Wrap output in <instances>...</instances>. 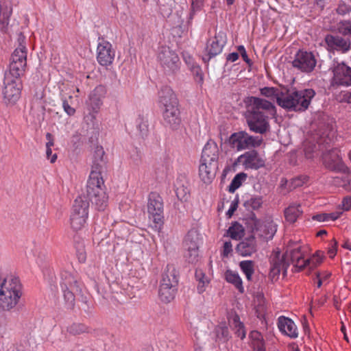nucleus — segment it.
I'll return each mask as SVG.
<instances>
[{"label": "nucleus", "mask_w": 351, "mask_h": 351, "mask_svg": "<svg viewBox=\"0 0 351 351\" xmlns=\"http://www.w3.org/2000/svg\"><path fill=\"white\" fill-rule=\"evenodd\" d=\"M104 155L105 152L101 146H97L95 148L91 171L86 185L87 195L99 210H104L106 208L108 199L101 176L105 164Z\"/></svg>", "instance_id": "1"}, {"label": "nucleus", "mask_w": 351, "mask_h": 351, "mask_svg": "<svg viewBox=\"0 0 351 351\" xmlns=\"http://www.w3.org/2000/svg\"><path fill=\"white\" fill-rule=\"evenodd\" d=\"M251 109L247 117L251 131L264 134L269 129V120L275 117L276 109L273 103L257 97H252Z\"/></svg>", "instance_id": "2"}, {"label": "nucleus", "mask_w": 351, "mask_h": 351, "mask_svg": "<svg viewBox=\"0 0 351 351\" xmlns=\"http://www.w3.org/2000/svg\"><path fill=\"white\" fill-rule=\"evenodd\" d=\"M291 264L293 265L295 271H300L307 264V259L298 246L294 248L288 247L282 254L279 251H274L271 256L270 274L275 276L281 271L285 274Z\"/></svg>", "instance_id": "3"}, {"label": "nucleus", "mask_w": 351, "mask_h": 351, "mask_svg": "<svg viewBox=\"0 0 351 351\" xmlns=\"http://www.w3.org/2000/svg\"><path fill=\"white\" fill-rule=\"evenodd\" d=\"M311 136L313 141L323 148L332 145L336 140V129L334 121L322 112L315 113L310 124Z\"/></svg>", "instance_id": "4"}, {"label": "nucleus", "mask_w": 351, "mask_h": 351, "mask_svg": "<svg viewBox=\"0 0 351 351\" xmlns=\"http://www.w3.org/2000/svg\"><path fill=\"white\" fill-rule=\"evenodd\" d=\"M159 102L162 108V118L165 125L177 129L181 123L178 100L173 90L168 86L161 89Z\"/></svg>", "instance_id": "5"}, {"label": "nucleus", "mask_w": 351, "mask_h": 351, "mask_svg": "<svg viewBox=\"0 0 351 351\" xmlns=\"http://www.w3.org/2000/svg\"><path fill=\"white\" fill-rule=\"evenodd\" d=\"M22 295V285L18 278L8 276L0 285V310L10 311Z\"/></svg>", "instance_id": "6"}, {"label": "nucleus", "mask_w": 351, "mask_h": 351, "mask_svg": "<svg viewBox=\"0 0 351 351\" xmlns=\"http://www.w3.org/2000/svg\"><path fill=\"white\" fill-rule=\"evenodd\" d=\"M307 90L303 91H293L288 90H281L278 98V104L285 109L293 110H305L307 109V99L306 98Z\"/></svg>", "instance_id": "7"}, {"label": "nucleus", "mask_w": 351, "mask_h": 351, "mask_svg": "<svg viewBox=\"0 0 351 351\" xmlns=\"http://www.w3.org/2000/svg\"><path fill=\"white\" fill-rule=\"evenodd\" d=\"M89 203L82 197H77L73 206L70 217V226L74 232H78L85 228L88 215Z\"/></svg>", "instance_id": "8"}, {"label": "nucleus", "mask_w": 351, "mask_h": 351, "mask_svg": "<svg viewBox=\"0 0 351 351\" xmlns=\"http://www.w3.org/2000/svg\"><path fill=\"white\" fill-rule=\"evenodd\" d=\"M158 61L167 75L174 74L179 71L181 62L177 53L167 46L158 49Z\"/></svg>", "instance_id": "9"}, {"label": "nucleus", "mask_w": 351, "mask_h": 351, "mask_svg": "<svg viewBox=\"0 0 351 351\" xmlns=\"http://www.w3.org/2000/svg\"><path fill=\"white\" fill-rule=\"evenodd\" d=\"M147 213L150 220L154 223V228L159 230L163 224V201L162 197L156 192L149 193L147 202Z\"/></svg>", "instance_id": "10"}, {"label": "nucleus", "mask_w": 351, "mask_h": 351, "mask_svg": "<svg viewBox=\"0 0 351 351\" xmlns=\"http://www.w3.org/2000/svg\"><path fill=\"white\" fill-rule=\"evenodd\" d=\"M322 160L324 167L330 171L343 173L348 172V167L343 162L340 151L337 148L324 152Z\"/></svg>", "instance_id": "11"}, {"label": "nucleus", "mask_w": 351, "mask_h": 351, "mask_svg": "<svg viewBox=\"0 0 351 351\" xmlns=\"http://www.w3.org/2000/svg\"><path fill=\"white\" fill-rule=\"evenodd\" d=\"M262 141V138L251 136L244 131L234 132L229 138L230 145L237 151L258 147Z\"/></svg>", "instance_id": "12"}, {"label": "nucleus", "mask_w": 351, "mask_h": 351, "mask_svg": "<svg viewBox=\"0 0 351 351\" xmlns=\"http://www.w3.org/2000/svg\"><path fill=\"white\" fill-rule=\"evenodd\" d=\"M22 83L21 79L4 75L3 95L6 104L14 105L21 97Z\"/></svg>", "instance_id": "13"}, {"label": "nucleus", "mask_w": 351, "mask_h": 351, "mask_svg": "<svg viewBox=\"0 0 351 351\" xmlns=\"http://www.w3.org/2000/svg\"><path fill=\"white\" fill-rule=\"evenodd\" d=\"M277 226L271 217H266L263 219L254 221L252 228V234L268 241L273 239L277 231Z\"/></svg>", "instance_id": "14"}, {"label": "nucleus", "mask_w": 351, "mask_h": 351, "mask_svg": "<svg viewBox=\"0 0 351 351\" xmlns=\"http://www.w3.org/2000/svg\"><path fill=\"white\" fill-rule=\"evenodd\" d=\"M61 288L66 304L73 306L75 302V292L78 291L77 281L75 276L67 271L61 273Z\"/></svg>", "instance_id": "15"}, {"label": "nucleus", "mask_w": 351, "mask_h": 351, "mask_svg": "<svg viewBox=\"0 0 351 351\" xmlns=\"http://www.w3.org/2000/svg\"><path fill=\"white\" fill-rule=\"evenodd\" d=\"M226 43V35L224 32H219L215 34V36L209 38L206 43L203 60L208 62L212 58L221 53Z\"/></svg>", "instance_id": "16"}, {"label": "nucleus", "mask_w": 351, "mask_h": 351, "mask_svg": "<svg viewBox=\"0 0 351 351\" xmlns=\"http://www.w3.org/2000/svg\"><path fill=\"white\" fill-rule=\"evenodd\" d=\"M115 51L112 44L104 39H99L97 47V60L101 66L110 65L114 59Z\"/></svg>", "instance_id": "17"}, {"label": "nucleus", "mask_w": 351, "mask_h": 351, "mask_svg": "<svg viewBox=\"0 0 351 351\" xmlns=\"http://www.w3.org/2000/svg\"><path fill=\"white\" fill-rule=\"evenodd\" d=\"M237 163L242 165L245 169H258L264 167L265 160L256 150H250L239 156Z\"/></svg>", "instance_id": "18"}, {"label": "nucleus", "mask_w": 351, "mask_h": 351, "mask_svg": "<svg viewBox=\"0 0 351 351\" xmlns=\"http://www.w3.org/2000/svg\"><path fill=\"white\" fill-rule=\"evenodd\" d=\"M332 81L335 84L350 86H351V67L343 62L337 63L332 70Z\"/></svg>", "instance_id": "19"}, {"label": "nucleus", "mask_w": 351, "mask_h": 351, "mask_svg": "<svg viewBox=\"0 0 351 351\" xmlns=\"http://www.w3.org/2000/svg\"><path fill=\"white\" fill-rule=\"evenodd\" d=\"M219 149L217 144L213 140H208L204 145L201 157V162L215 164L218 166Z\"/></svg>", "instance_id": "20"}, {"label": "nucleus", "mask_w": 351, "mask_h": 351, "mask_svg": "<svg viewBox=\"0 0 351 351\" xmlns=\"http://www.w3.org/2000/svg\"><path fill=\"white\" fill-rule=\"evenodd\" d=\"M237 252L241 256H251L258 250L256 237L251 234L240 241L236 247Z\"/></svg>", "instance_id": "21"}, {"label": "nucleus", "mask_w": 351, "mask_h": 351, "mask_svg": "<svg viewBox=\"0 0 351 351\" xmlns=\"http://www.w3.org/2000/svg\"><path fill=\"white\" fill-rule=\"evenodd\" d=\"M277 326L282 335L291 339H295L298 337V327L291 319L281 315L278 318Z\"/></svg>", "instance_id": "22"}, {"label": "nucleus", "mask_w": 351, "mask_h": 351, "mask_svg": "<svg viewBox=\"0 0 351 351\" xmlns=\"http://www.w3.org/2000/svg\"><path fill=\"white\" fill-rule=\"evenodd\" d=\"M325 42L330 49L343 53L349 51L351 48L350 40L343 38L340 36L328 34L325 38Z\"/></svg>", "instance_id": "23"}, {"label": "nucleus", "mask_w": 351, "mask_h": 351, "mask_svg": "<svg viewBox=\"0 0 351 351\" xmlns=\"http://www.w3.org/2000/svg\"><path fill=\"white\" fill-rule=\"evenodd\" d=\"M218 166L215 164H209L204 162H200L199 167V176L200 179L205 183H210L215 178Z\"/></svg>", "instance_id": "24"}, {"label": "nucleus", "mask_w": 351, "mask_h": 351, "mask_svg": "<svg viewBox=\"0 0 351 351\" xmlns=\"http://www.w3.org/2000/svg\"><path fill=\"white\" fill-rule=\"evenodd\" d=\"M12 13V5L10 0H0V31L7 28Z\"/></svg>", "instance_id": "25"}, {"label": "nucleus", "mask_w": 351, "mask_h": 351, "mask_svg": "<svg viewBox=\"0 0 351 351\" xmlns=\"http://www.w3.org/2000/svg\"><path fill=\"white\" fill-rule=\"evenodd\" d=\"M178 279L176 269L172 265H167L165 271L162 274L160 284H167L168 287H176Z\"/></svg>", "instance_id": "26"}, {"label": "nucleus", "mask_w": 351, "mask_h": 351, "mask_svg": "<svg viewBox=\"0 0 351 351\" xmlns=\"http://www.w3.org/2000/svg\"><path fill=\"white\" fill-rule=\"evenodd\" d=\"M200 238L199 234L195 230L189 231L186 235L184 241V250L191 249H199Z\"/></svg>", "instance_id": "27"}, {"label": "nucleus", "mask_w": 351, "mask_h": 351, "mask_svg": "<svg viewBox=\"0 0 351 351\" xmlns=\"http://www.w3.org/2000/svg\"><path fill=\"white\" fill-rule=\"evenodd\" d=\"M27 64H20L16 62H10L9 69L6 71L4 75L21 79L26 69Z\"/></svg>", "instance_id": "28"}, {"label": "nucleus", "mask_w": 351, "mask_h": 351, "mask_svg": "<svg viewBox=\"0 0 351 351\" xmlns=\"http://www.w3.org/2000/svg\"><path fill=\"white\" fill-rule=\"evenodd\" d=\"M225 278L228 282L233 285L239 293H243L244 292L245 290L243 286L242 279L237 272L227 270L225 273Z\"/></svg>", "instance_id": "29"}, {"label": "nucleus", "mask_w": 351, "mask_h": 351, "mask_svg": "<svg viewBox=\"0 0 351 351\" xmlns=\"http://www.w3.org/2000/svg\"><path fill=\"white\" fill-rule=\"evenodd\" d=\"M167 284H160L158 295L161 301L165 303L170 302L175 295L174 287H168Z\"/></svg>", "instance_id": "30"}, {"label": "nucleus", "mask_w": 351, "mask_h": 351, "mask_svg": "<svg viewBox=\"0 0 351 351\" xmlns=\"http://www.w3.org/2000/svg\"><path fill=\"white\" fill-rule=\"evenodd\" d=\"M251 346L254 351H266L263 337L261 332L253 330L250 334Z\"/></svg>", "instance_id": "31"}, {"label": "nucleus", "mask_w": 351, "mask_h": 351, "mask_svg": "<svg viewBox=\"0 0 351 351\" xmlns=\"http://www.w3.org/2000/svg\"><path fill=\"white\" fill-rule=\"evenodd\" d=\"M215 340L218 342H226L230 338V332L226 323H220L214 329Z\"/></svg>", "instance_id": "32"}, {"label": "nucleus", "mask_w": 351, "mask_h": 351, "mask_svg": "<svg viewBox=\"0 0 351 351\" xmlns=\"http://www.w3.org/2000/svg\"><path fill=\"white\" fill-rule=\"evenodd\" d=\"M292 65L298 70L306 72L307 71V52L299 51L292 62Z\"/></svg>", "instance_id": "33"}, {"label": "nucleus", "mask_w": 351, "mask_h": 351, "mask_svg": "<svg viewBox=\"0 0 351 351\" xmlns=\"http://www.w3.org/2000/svg\"><path fill=\"white\" fill-rule=\"evenodd\" d=\"M227 234L232 239L240 240L245 234V228L241 223L235 221L231 223Z\"/></svg>", "instance_id": "34"}, {"label": "nucleus", "mask_w": 351, "mask_h": 351, "mask_svg": "<svg viewBox=\"0 0 351 351\" xmlns=\"http://www.w3.org/2000/svg\"><path fill=\"white\" fill-rule=\"evenodd\" d=\"M27 49L26 47H17L11 56L10 62L27 64Z\"/></svg>", "instance_id": "35"}, {"label": "nucleus", "mask_w": 351, "mask_h": 351, "mask_svg": "<svg viewBox=\"0 0 351 351\" xmlns=\"http://www.w3.org/2000/svg\"><path fill=\"white\" fill-rule=\"evenodd\" d=\"M302 213L300 205H291L285 209V217L288 222L294 223Z\"/></svg>", "instance_id": "36"}, {"label": "nucleus", "mask_w": 351, "mask_h": 351, "mask_svg": "<svg viewBox=\"0 0 351 351\" xmlns=\"http://www.w3.org/2000/svg\"><path fill=\"white\" fill-rule=\"evenodd\" d=\"M195 279L197 281V291L199 293L205 291L206 287L210 283V279L207 277L205 274L201 269H196L195 271Z\"/></svg>", "instance_id": "37"}, {"label": "nucleus", "mask_w": 351, "mask_h": 351, "mask_svg": "<svg viewBox=\"0 0 351 351\" xmlns=\"http://www.w3.org/2000/svg\"><path fill=\"white\" fill-rule=\"evenodd\" d=\"M99 89V88H96L89 96L88 106L93 113H97L103 104L101 97L97 95Z\"/></svg>", "instance_id": "38"}, {"label": "nucleus", "mask_w": 351, "mask_h": 351, "mask_svg": "<svg viewBox=\"0 0 351 351\" xmlns=\"http://www.w3.org/2000/svg\"><path fill=\"white\" fill-rule=\"evenodd\" d=\"M230 322L232 323V324L234 326V327L236 329V335L238 337H240L241 339H244L246 335V332L244 328V325L242 322L240 321V318L238 315H234L231 319L230 320Z\"/></svg>", "instance_id": "39"}, {"label": "nucleus", "mask_w": 351, "mask_h": 351, "mask_svg": "<svg viewBox=\"0 0 351 351\" xmlns=\"http://www.w3.org/2000/svg\"><path fill=\"white\" fill-rule=\"evenodd\" d=\"M281 90H282L274 87H264L260 89V93L261 95L272 101L276 100L278 103V98L280 96Z\"/></svg>", "instance_id": "40"}, {"label": "nucleus", "mask_w": 351, "mask_h": 351, "mask_svg": "<svg viewBox=\"0 0 351 351\" xmlns=\"http://www.w3.org/2000/svg\"><path fill=\"white\" fill-rule=\"evenodd\" d=\"M89 328L81 323H73L67 328V332L73 335L89 332Z\"/></svg>", "instance_id": "41"}, {"label": "nucleus", "mask_w": 351, "mask_h": 351, "mask_svg": "<svg viewBox=\"0 0 351 351\" xmlns=\"http://www.w3.org/2000/svg\"><path fill=\"white\" fill-rule=\"evenodd\" d=\"M239 266L248 280H251L252 276L254 272V262L252 261H243L239 263Z\"/></svg>", "instance_id": "42"}, {"label": "nucleus", "mask_w": 351, "mask_h": 351, "mask_svg": "<svg viewBox=\"0 0 351 351\" xmlns=\"http://www.w3.org/2000/svg\"><path fill=\"white\" fill-rule=\"evenodd\" d=\"M262 197L256 195L247 199L244 203V206L247 210H258L262 206Z\"/></svg>", "instance_id": "43"}, {"label": "nucleus", "mask_w": 351, "mask_h": 351, "mask_svg": "<svg viewBox=\"0 0 351 351\" xmlns=\"http://www.w3.org/2000/svg\"><path fill=\"white\" fill-rule=\"evenodd\" d=\"M246 178L247 175L245 173H239L237 174L228 186L229 192L234 193L241 186L242 182L245 180Z\"/></svg>", "instance_id": "44"}, {"label": "nucleus", "mask_w": 351, "mask_h": 351, "mask_svg": "<svg viewBox=\"0 0 351 351\" xmlns=\"http://www.w3.org/2000/svg\"><path fill=\"white\" fill-rule=\"evenodd\" d=\"M337 29L341 35L351 37V19L340 21L337 25Z\"/></svg>", "instance_id": "45"}, {"label": "nucleus", "mask_w": 351, "mask_h": 351, "mask_svg": "<svg viewBox=\"0 0 351 351\" xmlns=\"http://www.w3.org/2000/svg\"><path fill=\"white\" fill-rule=\"evenodd\" d=\"M324 258V252L322 251H317L311 256L308 257V267H315L319 265Z\"/></svg>", "instance_id": "46"}, {"label": "nucleus", "mask_w": 351, "mask_h": 351, "mask_svg": "<svg viewBox=\"0 0 351 351\" xmlns=\"http://www.w3.org/2000/svg\"><path fill=\"white\" fill-rule=\"evenodd\" d=\"M330 275L331 274L327 271L317 272L315 276L313 278L314 285H316L318 288L320 287L322 283L329 278Z\"/></svg>", "instance_id": "47"}, {"label": "nucleus", "mask_w": 351, "mask_h": 351, "mask_svg": "<svg viewBox=\"0 0 351 351\" xmlns=\"http://www.w3.org/2000/svg\"><path fill=\"white\" fill-rule=\"evenodd\" d=\"M62 107L64 112L69 116H73L75 113V109L71 107V104L73 101V96L69 95L67 98H62Z\"/></svg>", "instance_id": "48"}, {"label": "nucleus", "mask_w": 351, "mask_h": 351, "mask_svg": "<svg viewBox=\"0 0 351 351\" xmlns=\"http://www.w3.org/2000/svg\"><path fill=\"white\" fill-rule=\"evenodd\" d=\"M199 256V249H191L189 250H185L184 257L189 263H194L197 261Z\"/></svg>", "instance_id": "49"}, {"label": "nucleus", "mask_w": 351, "mask_h": 351, "mask_svg": "<svg viewBox=\"0 0 351 351\" xmlns=\"http://www.w3.org/2000/svg\"><path fill=\"white\" fill-rule=\"evenodd\" d=\"M137 123H138L137 128H138L139 132H141V134H142V136L147 135V132H148L147 120L145 119L143 117H139L137 120Z\"/></svg>", "instance_id": "50"}, {"label": "nucleus", "mask_w": 351, "mask_h": 351, "mask_svg": "<svg viewBox=\"0 0 351 351\" xmlns=\"http://www.w3.org/2000/svg\"><path fill=\"white\" fill-rule=\"evenodd\" d=\"M306 180V178L305 176H301L295 177L291 180L289 187L291 190L295 189L297 187L302 186L303 184L305 183Z\"/></svg>", "instance_id": "51"}, {"label": "nucleus", "mask_w": 351, "mask_h": 351, "mask_svg": "<svg viewBox=\"0 0 351 351\" xmlns=\"http://www.w3.org/2000/svg\"><path fill=\"white\" fill-rule=\"evenodd\" d=\"M337 13L340 15H346L351 12V5L346 4L344 2H340L336 10Z\"/></svg>", "instance_id": "52"}, {"label": "nucleus", "mask_w": 351, "mask_h": 351, "mask_svg": "<svg viewBox=\"0 0 351 351\" xmlns=\"http://www.w3.org/2000/svg\"><path fill=\"white\" fill-rule=\"evenodd\" d=\"M339 209L343 211H348L351 209V195H347L342 199L341 204L338 206Z\"/></svg>", "instance_id": "53"}, {"label": "nucleus", "mask_w": 351, "mask_h": 351, "mask_svg": "<svg viewBox=\"0 0 351 351\" xmlns=\"http://www.w3.org/2000/svg\"><path fill=\"white\" fill-rule=\"evenodd\" d=\"M192 71L193 75H195V80L200 84L203 83L204 81V77H203V73L202 71V69L200 66L195 65L193 66L192 68Z\"/></svg>", "instance_id": "54"}, {"label": "nucleus", "mask_w": 351, "mask_h": 351, "mask_svg": "<svg viewBox=\"0 0 351 351\" xmlns=\"http://www.w3.org/2000/svg\"><path fill=\"white\" fill-rule=\"evenodd\" d=\"M337 252V241H336V239H333L329 244V247L328 250V254L330 258H333L335 256Z\"/></svg>", "instance_id": "55"}, {"label": "nucleus", "mask_w": 351, "mask_h": 351, "mask_svg": "<svg viewBox=\"0 0 351 351\" xmlns=\"http://www.w3.org/2000/svg\"><path fill=\"white\" fill-rule=\"evenodd\" d=\"M76 255L80 263H84L86 260V254L83 245H80L77 248Z\"/></svg>", "instance_id": "56"}, {"label": "nucleus", "mask_w": 351, "mask_h": 351, "mask_svg": "<svg viewBox=\"0 0 351 351\" xmlns=\"http://www.w3.org/2000/svg\"><path fill=\"white\" fill-rule=\"evenodd\" d=\"M232 252V245L230 241H226L223 243V250H222V256L224 257H228L230 253Z\"/></svg>", "instance_id": "57"}, {"label": "nucleus", "mask_w": 351, "mask_h": 351, "mask_svg": "<svg viewBox=\"0 0 351 351\" xmlns=\"http://www.w3.org/2000/svg\"><path fill=\"white\" fill-rule=\"evenodd\" d=\"M340 101L351 104V90L342 91L340 94Z\"/></svg>", "instance_id": "58"}, {"label": "nucleus", "mask_w": 351, "mask_h": 351, "mask_svg": "<svg viewBox=\"0 0 351 351\" xmlns=\"http://www.w3.org/2000/svg\"><path fill=\"white\" fill-rule=\"evenodd\" d=\"M317 64V60L315 58L312 52H308V73L312 71Z\"/></svg>", "instance_id": "59"}, {"label": "nucleus", "mask_w": 351, "mask_h": 351, "mask_svg": "<svg viewBox=\"0 0 351 351\" xmlns=\"http://www.w3.org/2000/svg\"><path fill=\"white\" fill-rule=\"evenodd\" d=\"M343 210L336 211L330 213H326L328 221H335L339 219L343 214Z\"/></svg>", "instance_id": "60"}, {"label": "nucleus", "mask_w": 351, "mask_h": 351, "mask_svg": "<svg viewBox=\"0 0 351 351\" xmlns=\"http://www.w3.org/2000/svg\"><path fill=\"white\" fill-rule=\"evenodd\" d=\"M46 156L51 163L55 162L57 159V155L56 154L52 155L51 148H46Z\"/></svg>", "instance_id": "61"}, {"label": "nucleus", "mask_w": 351, "mask_h": 351, "mask_svg": "<svg viewBox=\"0 0 351 351\" xmlns=\"http://www.w3.org/2000/svg\"><path fill=\"white\" fill-rule=\"evenodd\" d=\"M204 0H192L191 6L193 9L200 10L204 6Z\"/></svg>", "instance_id": "62"}, {"label": "nucleus", "mask_w": 351, "mask_h": 351, "mask_svg": "<svg viewBox=\"0 0 351 351\" xmlns=\"http://www.w3.org/2000/svg\"><path fill=\"white\" fill-rule=\"evenodd\" d=\"M46 139H47V143H46V148H51V147L53 146L54 145V140H53V135L51 134V133H47L46 134Z\"/></svg>", "instance_id": "63"}, {"label": "nucleus", "mask_w": 351, "mask_h": 351, "mask_svg": "<svg viewBox=\"0 0 351 351\" xmlns=\"http://www.w3.org/2000/svg\"><path fill=\"white\" fill-rule=\"evenodd\" d=\"M313 220H316L318 221H328V218L326 217V213H322L313 215L312 217Z\"/></svg>", "instance_id": "64"}]
</instances>
